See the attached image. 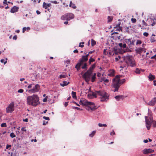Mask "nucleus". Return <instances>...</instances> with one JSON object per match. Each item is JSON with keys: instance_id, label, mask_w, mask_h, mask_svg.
<instances>
[{"instance_id": "1", "label": "nucleus", "mask_w": 156, "mask_h": 156, "mask_svg": "<svg viewBox=\"0 0 156 156\" xmlns=\"http://www.w3.org/2000/svg\"><path fill=\"white\" fill-rule=\"evenodd\" d=\"M125 81L126 80L125 79L120 80L119 76V75H116L112 80V90L114 92H118L120 87L124 83Z\"/></svg>"}, {"instance_id": "2", "label": "nucleus", "mask_w": 156, "mask_h": 156, "mask_svg": "<svg viewBox=\"0 0 156 156\" xmlns=\"http://www.w3.org/2000/svg\"><path fill=\"white\" fill-rule=\"evenodd\" d=\"M93 95L97 97V95L100 96V100L102 102L107 101L109 99V95L106 92L103 90L95 91L93 92Z\"/></svg>"}, {"instance_id": "3", "label": "nucleus", "mask_w": 156, "mask_h": 156, "mask_svg": "<svg viewBox=\"0 0 156 156\" xmlns=\"http://www.w3.org/2000/svg\"><path fill=\"white\" fill-rule=\"evenodd\" d=\"M27 102L28 105L34 106H36L40 104L39 98L37 95L28 96L27 99Z\"/></svg>"}, {"instance_id": "4", "label": "nucleus", "mask_w": 156, "mask_h": 156, "mask_svg": "<svg viewBox=\"0 0 156 156\" xmlns=\"http://www.w3.org/2000/svg\"><path fill=\"white\" fill-rule=\"evenodd\" d=\"M148 116H145V119L146 127L147 130H149L150 128L152 122L153 126L156 127V122L154 121H152V114L151 112H150L149 109H148Z\"/></svg>"}, {"instance_id": "5", "label": "nucleus", "mask_w": 156, "mask_h": 156, "mask_svg": "<svg viewBox=\"0 0 156 156\" xmlns=\"http://www.w3.org/2000/svg\"><path fill=\"white\" fill-rule=\"evenodd\" d=\"M27 88L29 89L27 90L26 91L32 94L39 92L40 89V87L38 84L32 83L28 85Z\"/></svg>"}, {"instance_id": "6", "label": "nucleus", "mask_w": 156, "mask_h": 156, "mask_svg": "<svg viewBox=\"0 0 156 156\" xmlns=\"http://www.w3.org/2000/svg\"><path fill=\"white\" fill-rule=\"evenodd\" d=\"M125 61L129 66L131 67L136 66V64L133 57L132 55H126L125 57Z\"/></svg>"}, {"instance_id": "7", "label": "nucleus", "mask_w": 156, "mask_h": 156, "mask_svg": "<svg viewBox=\"0 0 156 156\" xmlns=\"http://www.w3.org/2000/svg\"><path fill=\"white\" fill-rule=\"evenodd\" d=\"M74 17V15L72 13H68L62 16L61 19L63 20L69 21Z\"/></svg>"}, {"instance_id": "8", "label": "nucleus", "mask_w": 156, "mask_h": 156, "mask_svg": "<svg viewBox=\"0 0 156 156\" xmlns=\"http://www.w3.org/2000/svg\"><path fill=\"white\" fill-rule=\"evenodd\" d=\"M83 105L88 106V105H93V107H89L87 110L88 111L90 109L91 110L96 109L97 108L95 106V104L94 103L88 101H87L85 100H83Z\"/></svg>"}, {"instance_id": "9", "label": "nucleus", "mask_w": 156, "mask_h": 156, "mask_svg": "<svg viewBox=\"0 0 156 156\" xmlns=\"http://www.w3.org/2000/svg\"><path fill=\"white\" fill-rule=\"evenodd\" d=\"M88 60V58L85 57V56H82L81 59H80L79 60V62L78 63L77 65L75 66V68L77 70H79L80 68L84 62H86Z\"/></svg>"}, {"instance_id": "10", "label": "nucleus", "mask_w": 156, "mask_h": 156, "mask_svg": "<svg viewBox=\"0 0 156 156\" xmlns=\"http://www.w3.org/2000/svg\"><path fill=\"white\" fill-rule=\"evenodd\" d=\"M14 103L12 102L6 108L7 113H12L14 110Z\"/></svg>"}, {"instance_id": "11", "label": "nucleus", "mask_w": 156, "mask_h": 156, "mask_svg": "<svg viewBox=\"0 0 156 156\" xmlns=\"http://www.w3.org/2000/svg\"><path fill=\"white\" fill-rule=\"evenodd\" d=\"M144 44H142V47H140L138 48H136L135 49V51L137 54H141L143 51H144V52H146V49L144 46Z\"/></svg>"}, {"instance_id": "12", "label": "nucleus", "mask_w": 156, "mask_h": 156, "mask_svg": "<svg viewBox=\"0 0 156 156\" xmlns=\"http://www.w3.org/2000/svg\"><path fill=\"white\" fill-rule=\"evenodd\" d=\"M92 75V72L90 70H88L84 74V75L83 76V77H86L87 78H90L91 76Z\"/></svg>"}, {"instance_id": "13", "label": "nucleus", "mask_w": 156, "mask_h": 156, "mask_svg": "<svg viewBox=\"0 0 156 156\" xmlns=\"http://www.w3.org/2000/svg\"><path fill=\"white\" fill-rule=\"evenodd\" d=\"M156 103V98L154 97L151 101H150L148 103H147L146 104L149 105L153 106L155 105Z\"/></svg>"}, {"instance_id": "14", "label": "nucleus", "mask_w": 156, "mask_h": 156, "mask_svg": "<svg viewBox=\"0 0 156 156\" xmlns=\"http://www.w3.org/2000/svg\"><path fill=\"white\" fill-rule=\"evenodd\" d=\"M19 9L18 7L15 6L11 8L10 10V12L12 13H14L18 11V10Z\"/></svg>"}, {"instance_id": "15", "label": "nucleus", "mask_w": 156, "mask_h": 156, "mask_svg": "<svg viewBox=\"0 0 156 156\" xmlns=\"http://www.w3.org/2000/svg\"><path fill=\"white\" fill-rule=\"evenodd\" d=\"M51 5V4L50 3H46L45 2H44L43 3V8H44L45 9H47L49 11V9L48 8V7H49Z\"/></svg>"}, {"instance_id": "16", "label": "nucleus", "mask_w": 156, "mask_h": 156, "mask_svg": "<svg viewBox=\"0 0 156 156\" xmlns=\"http://www.w3.org/2000/svg\"><path fill=\"white\" fill-rule=\"evenodd\" d=\"M120 23H119L118 24H116L115 26L114 27V30H122V27H120Z\"/></svg>"}, {"instance_id": "17", "label": "nucleus", "mask_w": 156, "mask_h": 156, "mask_svg": "<svg viewBox=\"0 0 156 156\" xmlns=\"http://www.w3.org/2000/svg\"><path fill=\"white\" fill-rule=\"evenodd\" d=\"M108 75L110 76H114L115 75V71L113 69H111L108 71Z\"/></svg>"}, {"instance_id": "18", "label": "nucleus", "mask_w": 156, "mask_h": 156, "mask_svg": "<svg viewBox=\"0 0 156 156\" xmlns=\"http://www.w3.org/2000/svg\"><path fill=\"white\" fill-rule=\"evenodd\" d=\"M115 98L118 101H120L121 99L122 100L124 98V97L123 95H117L115 97Z\"/></svg>"}, {"instance_id": "19", "label": "nucleus", "mask_w": 156, "mask_h": 156, "mask_svg": "<svg viewBox=\"0 0 156 156\" xmlns=\"http://www.w3.org/2000/svg\"><path fill=\"white\" fill-rule=\"evenodd\" d=\"M100 81L101 82H103L105 83H108L109 80L108 79L106 78L105 77H103L101 78Z\"/></svg>"}, {"instance_id": "20", "label": "nucleus", "mask_w": 156, "mask_h": 156, "mask_svg": "<svg viewBox=\"0 0 156 156\" xmlns=\"http://www.w3.org/2000/svg\"><path fill=\"white\" fill-rule=\"evenodd\" d=\"M149 80L150 81H152L155 79V76L152 75L151 73H150L148 76Z\"/></svg>"}, {"instance_id": "21", "label": "nucleus", "mask_w": 156, "mask_h": 156, "mask_svg": "<svg viewBox=\"0 0 156 156\" xmlns=\"http://www.w3.org/2000/svg\"><path fill=\"white\" fill-rule=\"evenodd\" d=\"M69 83V82H67L66 81H64L62 83H60V85L62 87H64L67 85Z\"/></svg>"}, {"instance_id": "22", "label": "nucleus", "mask_w": 156, "mask_h": 156, "mask_svg": "<svg viewBox=\"0 0 156 156\" xmlns=\"http://www.w3.org/2000/svg\"><path fill=\"white\" fill-rule=\"evenodd\" d=\"M69 6L74 9L76 8V6L73 3L72 1H70V2Z\"/></svg>"}, {"instance_id": "23", "label": "nucleus", "mask_w": 156, "mask_h": 156, "mask_svg": "<svg viewBox=\"0 0 156 156\" xmlns=\"http://www.w3.org/2000/svg\"><path fill=\"white\" fill-rule=\"evenodd\" d=\"M96 64L94 63V64L92 65L90 67L89 69L88 70H90V71H91L92 72V70H93L95 67Z\"/></svg>"}, {"instance_id": "24", "label": "nucleus", "mask_w": 156, "mask_h": 156, "mask_svg": "<svg viewBox=\"0 0 156 156\" xmlns=\"http://www.w3.org/2000/svg\"><path fill=\"white\" fill-rule=\"evenodd\" d=\"M7 58H5V59H2L1 60L0 62L2 63H4V64L5 65L7 63Z\"/></svg>"}, {"instance_id": "25", "label": "nucleus", "mask_w": 156, "mask_h": 156, "mask_svg": "<svg viewBox=\"0 0 156 156\" xmlns=\"http://www.w3.org/2000/svg\"><path fill=\"white\" fill-rule=\"evenodd\" d=\"M76 92H74L73 91L72 92V95L73 98L74 99L76 98Z\"/></svg>"}, {"instance_id": "26", "label": "nucleus", "mask_w": 156, "mask_h": 156, "mask_svg": "<svg viewBox=\"0 0 156 156\" xmlns=\"http://www.w3.org/2000/svg\"><path fill=\"white\" fill-rule=\"evenodd\" d=\"M95 61V59L92 58V57H91L89 59V63L90 65L91 64V62H94Z\"/></svg>"}, {"instance_id": "27", "label": "nucleus", "mask_w": 156, "mask_h": 156, "mask_svg": "<svg viewBox=\"0 0 156 156\" xmlns=\"http://www.w3.org/2000/svg\"><path fill=\"white\" fill-rule=\"evenodd\" d=\"M96 131L95 130L93 131L92 133L89 135V136L90 137H93L95 135Z\"/></svg>"}, {"instance_id": "28", "label": "nucleus", "mask_w": 156, "mask_h": 156, "mask_svg": "<svg viewBox=\"0 0 156 156\" xmlns=\"http://www.w3.org/2000/svg\"><path fill=\"white\" fill-rule=\"evenodd\" d=\"M113 17L108 16V22H109L112 21L113 19Z\"/></svg>"}, {"instance_id": "29", "label": "nucleus", "mask_w": 156, "mask_h": 156, "mask_svg": "<svg viewBox=\"0 0 156 156\" xmlns=\"http://www.w3.org/2000/svg\"><path fill=\"white\" fill-rule=\"evenodd\" d=\"M149 149H145L143 151V152L144 154H147L149 153Z\"/></svg>"}, {"instance_id": "30", "label": "nucleus", "mask_w": 156, "mask_h": 156, "mask_svg": "<svg viewBox=\"0 0 156 156\" xmlns=\"http://www.w3.org/2000/svg\"><path fill=\"white\" fill-rule=\"evenodd\" d=\"M96 44V42L94 40L92 39L91 40V45L92 46H94Z\"/></svg>"}, {"instance_id": "31", "label": "nucleus", "mask_w": 156, "mask_h": 156, "mask_svg": "<svg viewBox=\"0 0 156 156\" xmlns=\"http://www.w3.org/2000/svg\"><path fill=\"white\" fill-rule=\"evenodd\" d=\"M126 43H127L128 44V45L129 46L130 45V43H131V39H126Z\"/></svg>"}, {"instance_id": "32", "label": "nucleus", "mask_w": 156, "mask_h": 156, "mask_svg": "<svg viewBox=\"0 0 156 156\" xmlns=\"http://www.w3.org/2000/svg\"><path fill=\"white\" fill-rule=\"evenodd\" d=\"M30 28L29 27H24L23 28V32L24 33L25 31L26 30H30Z\"/></svg>"}, {"instance_id": "33", "label": "nucleus", "mask_w": 156, "mask_h": 156, "mask_svg": "<svg viewBox=\"0 0 156 156\" xmlns=\"http://www.w3.org/2000/svg\"><path fill=\"white\" fill-rule=\"evenodd\" d=\"M135 72L136 74H140V70L138 68H136L135 71Z\"/></svg>"}, {"instance_id": "34", "label": "nucleus", "mask_w": 156, "mask_h": 156, "mask_svg": "<svg viewBox=\"0 0 156 156\" xmlns=\"http://www.w3.org/2000/svg\"><path fill=\"white\" fill-rule=\"evenodd\" d=\"M154 21L153 20H152V19H150V20H148V21H150L151 22H152V21ZM155 22L153 21V23H152V24H150L149 25V26H150V25H151L152 26H154V25L155 24Z\"/></svg>"}, {"instance_id": "35", "label": "nucleus", "mask_w": 156, "mask_h": 156, "mask_svg": "<svg viewBox=\"0 0 156 156\" xmlns=\"http://www.w3.org/2000/svg\"><path fill=\"white\" fill-rule=\"evenodd\" d=\"M10 136L12 138H13L16 137V135L13 132L11 133H10Z\"/></svg>"}, {"instance_id": "36", "label": "nucleus", "mask_w": 156, "mask_h": 156, "mask_svg": "<svg viewBox=\"0 0 156 156\" xmlns=\"http://www.w3.org/2000/svg\"><path fill=\"white\" fill-rule=\"evenodd\" d=\"M67 76V75H60L59 76V78L62 79L63 78H65Z\"/></svg>"}, {"instance_id": "37", "label": "nucleus", "mask_w": 156, "mask_h": 156, "mask_svg": "<svg viewBox=\"0 0 156 156\" xmlns=\"http://www.w3.org/2000/svg\"><path fill=\"white\" fill-rule=\"evenodd\" d=\"M98 125V126L100 127H101L102 126L106 127L107 126L106 124H102L100 123H99Z\"/></svg>"}, {"instance_id": "38", "label": "nucleus", "mask_w": 156, "mask_h": 156, "mask_svg": "<svg viewBox=\"0 0 156 156\" xmlns=\"http://www.w3.org/2000/svg\"><path fill=\"white\" fill-rule=\"evenodd\" d=\"M142 43V42L141 41L139 40H137L136 42V45H138V44H141Z\"/></svg>"}, {"instance_id": "39", "label": "nucleus", "mask_w": 156, "mask_h": 156, "mask_svg": "<svg viewBox=\"0 0 156 156\" xmlns=\"http://www.w3.org/2000/svg\"><path fill=\"white\" fill-rule=\"evenodd\" d=\"M84 44V42H83L80 43L79 44V47H80L81 48H83L84 46L83 44Z\"/></svg>"}, {"instance_id": "40", "label": "nucleus", "mask_w": 156, "mask_h": 156, "mask_svg": "<svg viewBox=\"0 0 156 156\" xmlns=\"http://www.w3.org/2000/svg\"><path fill=\"white\" fill-rule=\"evenodd\" d=\"M85 78V80L86 82H88L90 81V79L88 78H87L86 77H83Z\"/></svg>"}, {"instance_id": "41", "label": "nucleus", "mask_w": 156, "mask_h": 156, "mask_svg": "<svg viewBox=\"0 0 156 156\" xmlns=\"http://www.w3.org/2000/svg\"><path fill=\"white\" fill-rule=\"evenodd\" d=\"M73 109H76L77 110H81V111H82L83 110V109H81V108H80L79 107H73Z\"/></svg>"}, {"instance_id": "42", "label": "nucleus", "mask_w": 156, "mask_h": 156, "mask_svg": "<svg viewBox=\"0 0 156 156\" xmlns=\"http://www.w3.org/2000/svg\"><path fill=\"white\" fill-rule=\"evenodd\" d=\"M154 38V37H151L150 39V41L151 42H153L155 41Z\"/></svg>"}, {"instance_id": "43", "label": "nucleus", "mask_w": 156, "mask_h": 156, "mask_svg": "<svg viewBox=\"0 0 156 156\" xmlns=\"http://www.w3.org/2000/svg\"><path fill=\"white\" fill-rule=\"evenodd\" d=\"M82 69H86L87 68V64L85 63L84 64L83 66H82Z\"/></svg>"}, {"instance_id": "44", "label": "nucleus", "mask_w": 156, "mask_h": 156, "mask_svg": "<svg viewBox=\"0 0 156 156\" xmlns=\"http://www.w3.org/2000/svg\"><path fill=\"white\" fill-rule=\"evenodd\" d=\"M135 40H132V41H131V43H130V45H134V42H135Z\"/></svg>"}, {"instance_id": "45", "label": "nucleus", "mask_w": 156, "mask_h": 156, "mask_svg": "<svg viewBox=\"0 0 156 156\" xmlns=\"http://www.w3.org/2000/svg\"><path fill=\"white\" fill-rule=\"evenodd\" d=\"M88 97L89 98H92L93 97H95V96H94L92 94H88Z\"/></svg>"}, {"instance_id": "46", "label": "nucleus", "mask_w": 156, "mask_h": 156, "mask_svg": "<svg viewBox=\"0 0 156 156\" xmlns=\"http://www.w3.org/2000/svg\"><path fill=\"white\" fill-rule=\"evenodd\" d=\"M95 78H96V77L92 76L91 77V81L92 82H94L95 80Z\"/></svg>"}, {"instance_id": "47", "label": "nucleus", "mask_w": 156, "mask_h": 156, "mask_svg": "<svg viewBox=\"0 0 156 156\" xmlns=\"http://www.w3.org/2000/svg\"><path fill=\"white\" fill-rule=\"evenodd\" d=\"M1 126L2 127H5L6 126V124L5 123H3L1 124Z\"/></svg>"}, {"instance_id": "48", "label": "nucleus", "mask_w": 156, "mask_h": 156, "mask_svg": "<svg viewBox=\"0 0 156 156\" xmlns=\"http://www.w3.org/2000/svg\"><path fill=\"white\" fill-rule=\"evenodd\" d=\"M131 21L133 23H135L136 22V19L135 18H132L131 20Z\"/></svg>"}, {"instance_id": "49", "label": "nucleus", "mask_w": 156, "mask_h": 156, "mask_svg": "<svg viewBox=\"0 0 156 156\" xmlns=\"http://www.w3.org/2000/svg\"><path fill=\"white\" fill-rule=\"evenodd\" d=\"M24 90L23 89H20L19 90L17 91L18 93H22L23 92Z\"/></svg>"}, {"instance_id": "50", "label": "nucleus", "mask_w": 156, "mask_h": 156, "mask_svg": "<svg viewBox=\"0 0 156 156\" xmlns=\"http://www.w3.org/2000/svg\"><path fill=\"white\" fill-rule=\"evenodd\" d=\"M83 99L82 100V99H80V104L81 105H83Z\"/></svg>"}, {"instance_id": "51", "label": "nucleus", "mask_w": 156, "mask_h": 156, "mask_svg": "<svg viewBox=\"0 0 156 156\" xmlns=\"http://www.w3.org/2000/svg\"><path fill=\"white\" fill-rule=\"evenodd\" d=\"M43 119L46 120H49V118L48 117L46 116H43Z\"/></svg>"}, {"instance_id": "52", "label": "nucleus", "mask_w": 156, "mask_h": 156, "mask_svg": "<svg viewBox=\"0 0 156 156\" xmlns=\"http://www.w3.org/2000/svg\"><path fill=\"white\" fill-rule=\"evenodd\" d=\"M142 23L145 26H147V23L145 22L144 20H142Z\"/></svg>"}, {"instance_id": "53", "label": "nucleus", "mask_w": 156, "mask_h": 156, "mask_svg": "<svg viewBox=\"0 0 156 156\" xmlns=\"http://www.w3.org/2000/svg\"><path fill=\"white\" fill-rule=\"evenodd\" d=\"M143 35L145 37H147L148 35V34L147 32H144L143 33Z\"/></svg>"}, {"instance_id": "54", "label": "nucleus", "mask_w": 156, "mask_h": 156, "mask_svg": "<svg viewBox=\"0 0 156 156\" xmlns=\"http://www.w3.org/2000/svg\"><path fill=\"white\" fill-rule=\"evenodd\" d=\"M11 147V145H7L6 147V149H8L10 147Z\"/></svg>"}, {"instance_id": "55", "label": "nucleus", "mask_w": 156, "mask_h": 156, "mask_svg": "<svg viewBox=\"0 0 156 156\" xmlns=\"http://www.w3.org/2000/svg\"><path fill=\"white\" fill-rule=\"evenodd\" d=\"M110 135H114L115 134V133L114 131H112V132H111V133H110Z\"/></svg>"}, {"instance_id": "56", "label": "nucleus", "mask_w": 156, "mask_h": 156, "mask_svg": "<svg viewBox=\"0 0 156 156\" xmlns=\"http://www.w3.org/2000/svg\"><path fill=\"white\" fill-rule=\"evenodd\" d=\"M21 130L22 131H26V129H25V128L24 127H22L21 129Z\"/></svg>"}, {"instance_id": "57", "label": "nucleus", "mask_w": 156, "mask_h": 156, "mask_svg": "<svg viewBox=\"0 0 156 156\" xmlns=\"http://www.w3.org/2000/svg\"><path fill=\"white\" fill-rule=\"evenodd\" d=\"M149 153H152L154 151V150L152 149H149Z\"/></svg>"}, {"instance_id": "58", "label": "nucleus", "mask_w": 156, "mask_h": 156, "mask_svg": "<svg viewBox=\"0 0 156 156\" xmlns=\"http://www.w3.org/2000/svg\"><path fill=\"white\" fill-rule=\"evenodd\" d=\"M12 38L13 40H16L17 39V37L16 35H15Z\"/></svg>"}, {"instance_id": "59", "label": "nucleus", "mask_w": 156, "mask_h": 156, "mask_svg": "<svg viewBox=\"0 0 156 156\" xmlns=\"http://www.w3.org/2000/svg\"><path fill=\"white\" fill-rule=\"evenodd\" d=\"M23 121L24 122H27L28 121V119L27 118L25 119H23Z\"/></svg>"}, {"instance_id": "60", "label": "nucleus", "mask_w": 156, "mask_h": 156, "mask_svg": "<svg viewBox=\"0 0 156 156\" xmlns=\"http://www.w3.org/2000/svg\"><path fill=\"white\" fill-rule=\"evenodd\" d=\"M126 44H122V47L124 48H125L126 47Z\"/></svg>"}, {"instance_id": "61", "label": "nucleus", "mask_w": 156, "mask_h": 156, "mask_svg": "<svg viewBox=\"0 0 156 156\" xmlns=\"http://www.w3.org/2000/svg\"><path fill=\"white\" fill-rule=\"evenodd\" d=\"M47 101V98H44L43 100V101L44 102H46Z\"/></svg>"}, {"instance_id": "62", "label": "nucleus", "mask_w": 156, "mask_h": 156, "mask_svg": "<svg viewBox=\"0 0 156 156\" xmlns=\"http://www.w3.org/2000/svg\"><path fill=\"white\" fill-rule=\"evenodd\" d=\"M48 122H45V121H44L43 122V125H45L46 124H47L48 123Z\"/></svg>"}, {"instance_id": "63", "label": "nucleus", "mask_w": 156, "mask_h": 156, "mask_svg": "<svg viewBox=\"0 0 156 156\" xmlns=\"http://www.w3.org/2000/svg\"><path fill=\"white\" fill-rule=\"evenodd\" d=\"M68 102H66L65 103L64 105L65 107L67 106V105H68Z\"/></svg>"}, {"instance_id": "64", "label": "nucleus", "mask_w": 156, "mask_h": 156, "mask_svg": "<svg viewBox=\"0 0 156 156\" xmlns=\"http://www.w3.org/2000/svg\"><path fill=\"white\" fill-rule=\"evenodd\" d=\"M78 52V51L77 49H76L73 51L74 53H77Z\"/></svg>"}]
</instances>
